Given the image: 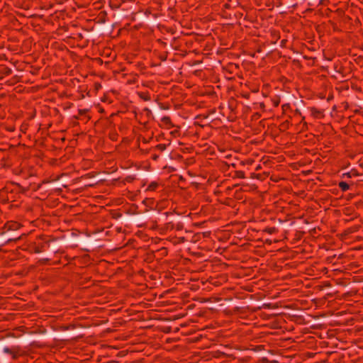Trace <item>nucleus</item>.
<instances>
[{
    "label": "nucleus",
    "mask_w": 363,
    "mask_h": 363,
    "mask_svg": "<svg viewBox=\"0 0 363 363\" xmlns=\"http://www.w3.org/2000/svg\"><path fill=\"white\" fill-rule=\"evenodd\" d=\"M279 362L278 360L274 359V360H273V362H274V363H275V362Z\"/></svg>",
    "instance_id": "nucleus-6"
},
{
    "label": "nucleus",
    "mask_w": 363,
    "mask_h": 363,
    "mask_svg": "<svg viewBox=\"0 0 363 363\" xmlns=\"http://www.w3.org/2000/svg\"><path fill=\"white\" fill-rule=\"evenodd\" d=\"M340 186L343 191H346L349 189V185L345 182H340Z\"/></svg>",
    "instance_id": "nucleus-2"
},
{
    "label": "nucleus",
    "mask_w": 363,
    "mask_h": 363,
    "mask_svg": "<svg viewBox=\"0 0 363 363\" xmlns=\"http://www.w3.org/2000/svg\"><path fill=\"white\" fill-rule=\"evenodd\" d=\"M273 104H274V106H277V105H278V104H279V101H276V100L274 99Z\"/></svg>",
    "instance_id": "nucleus-3"
},
{
    "label": "nucleus",
    "mask_w": 363,
    "mask_h": 363,
    "mask_svg": "<svg viewBox=\"0 0 363 363\" xmlns=\"http://www.w3.org/2000/svg\"><path fill=\"white\" fill-rule=\"evenodd\" d=\"M280 294V292H279H279H277V293H275V292L274 291V295H273L274 299V298L278 296V294Z\"/></svg>",
    "instance_id": "nucleus-4"
},
{
    "label": "nucleus",
    "mask_w": 363,
    "mask_h": 363,
    "mask_svg": "<svg viewBox=\"0 0 363 363\" xmlns=\"http://www.w3.org/2000/svg\"><path fill=\"white\" fill-rule=\"evenodd\" d=\"M277 303H274V318L276 315H279L282 313V311H281L277 306Z\"/></svg>",
    "instance_id": "nucleus-1"
},
{
    "label": "nucleus",
    "mask_w": 363,
    "mask_h": 363,
    "mask_svg": "<svg viewBox=\"0 0 363 363\" xmlns=\"http://www.w3.org/2000/svg\"><path fill=\"white\" fill-rule=\"evenodd\" d=\"M276 328H277V327H276V325H275V320H274V326H273L274 330Z\"/></svg>",
    "instance_id": "nucleus-5"
}]
</instances>
